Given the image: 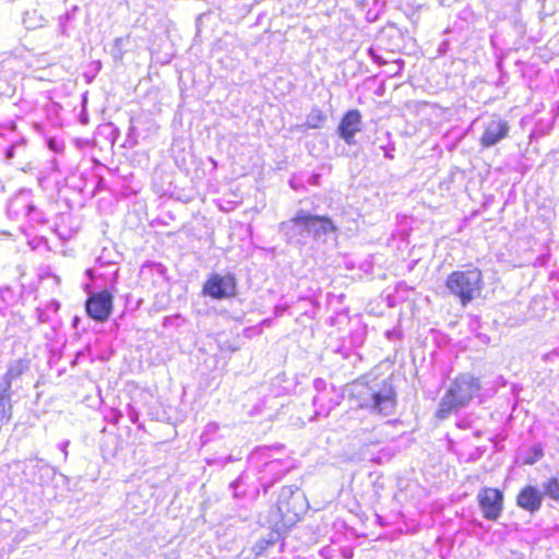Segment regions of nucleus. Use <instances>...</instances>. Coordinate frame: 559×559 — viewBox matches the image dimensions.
<instances>
[{
  "label": "nucleus",
  "instance_id": "nucleus-1",
  "mask_svg": "<svg viewBox=\"0 0 559 559\" xmlns=\"http://www.w3.org/2000/svg\"><path fill=\"white\" fill-rule=\"evenodd\" d=\"M348 401L357 409L388 417L397 406V392L392 377L380 378L373 371L364 374L350 383Z\"/></svg>",
  "mask_w": 559,
  "mask_h": 559
},
{
  "label": "nucleus",
  "instance_id": "nucleus-2",
  "mask_svg": "<svg viewBox=\"0 0 559 559\" xmlns=\"http://www.w3.org/2000/svg\"><path fill=\"white\" fill-rule=\"evenodd\" d=\"M481 390L480 379L472 373H459L445 391L436 411L438 419H445L452 413L465 407Z\"/></svg>",
  "mask_w": 559,
  "mask_h": 559
},
{
  "label": "nucleus",
  "instance_id": "nucleus-3",
  "mask_svg": "<svg viewBox=\"0 0 559 559\" xmlns=\"http://www.w3.org/2000/svg\"><path fill=\"white\" fill-rule=\"evenodd\" d=\"M308 509L307 497L299 488L284 486L276 501L275 530L277 532L289 531L302 520Z\"/></svg>",
  "mask_w": 559,
  "mask_h": 559
},
{
  "label": "nucleus",
  "instance_id": "nucleus-4",
  "mask_svg": "<svg viewBox=\"0 0 559 559\" xmlns=\"http://www.w3.org/2000/svg\"><path fill=\"white\" fill-rule=\"evenodd\" d=\"M484 285L483 272L477 266L453 271L445 280L448 290L463 307L480 296Z\"/></svg>",
  "mask_w": 559,
  "mask_h": 559
},
{
  "label": "nucleus",
  "instance_id": "nucleus-5",
  "mask_svg": "<svg viewBox=\"0 0 559 559\" xmlns=\"http://www.w3.org/2000/svg\"><path fill=\"white\" fill-rule=\"evenodd\" d=\"M237 294L238 283L233 273H212L202 286V295L215 300L230 299Z\"/></svg>",
  "mask_w": 559,
  "mask_h": 559
},
{
  "label": "nucleus",
  "instance_id": "nucleus-6",
  "mask_svg": "<svg viewBox=\"0 0 559 559\" xmlns=\"http://www.w3.org/2000/svg\"><path fill=\"white\" fill-rule=\"evenodd\" d=\"M85 311L92 320L104 323L112 313L114 296L108 289L92 293L85 300Z\"/></svg>",
  "mask_w": 559,
  "mask_h": 559
},
{
  "label": "nucleus",
  "instance_id": "nucleus-7",
  "mask_svg": "<svg viewBox=\"0 0 559 559\" xmlns=\"http://www.w3.org/2000/svg\"><path fill=\"white\" fill-rule=\"evenodd\" d=\"M503 492L495 487H484L477 493V502L483 516L489 521L500 518L503 510Z\"/></svg>",
  "mask_w": 559,
  "mask_h": 559
},
{
  "label": "nucleus",
  "instance_id": "nucleus-8",
  "mask_svg": "<svg viewBox=\"0 0 559 559\" xmlns=\"http://www.w3.org/2000/svg\"><path fill=\"white\" fill-rule=\"evenodd\" d=\"M292 223L300 226L304 231L312 233L314 236L333 233L336 230L332 219L324 215H312L299 211L292 218Z\"/></svg>",
  "mask_w": 559,
  "mask_h": 559
},
{
  "label": "nucleus",
  "instance_id": "nucleus-9",
  "mask_svg": "<svg viewBox=\"0 0 559 559\" xmlns=\"http://www.w3.org/2000/svg\"><path fill=\"white\" fill-rule=\"evenodd\" d=\"M362 116L358 109H349L341 118L337 134L348 144L355 143V135L360 132Z\"/></svg>",
  "mask_w": 559,
  "mask_h": 559
},
{
  "label": "nucleus",
  "instance_id": "nucleus-10",
  "mask_svg": "<svg viewBox=\"0 0 559 559\" xmlns=\"http://www.w3.org/2000/svg\"><path fill=\"white\" fill-rule=\"evenodd\" d=\"M509 124L501 118L488 121L480 135L479 143L483 147H490L508 136Z\"/></svg>",
  "mask_w": 559,
  "mask_h": 559
},
{
  "label": "nucleus",
  "instance_id": "nucleus-11",
  "mask_svg": "<svg viewBox=\"0 0 559 559\" xmlns=\"http://www.w3.org/2000/svg\"><path fill=\"white\" fill-rule=\"evenodd\" d=\"M516 506L530 513L538 511L543 503V493L532 485L522 487L516 495Z\"/></svg>",
  "mask_w": 559,
  "mask_h": 559
},
{
  "label": "nucleus",
  "instance_id": "nucleus-12",
  "mask_svg": "<svg viewBox=\"0 0 559 559\" xmlns=\"http://www.w3.org/2000/svg\"><path fill=\"white\" fill-rule=\"evenodd\" d=\"M544 493L548 498L559 501V479L557 477H550L544 483Z\"/></svg>",
  "mask_w": 559,
  "mask_h": 559
},
{
  "label": "nucleus",
  "instance_id": "nucleus-13",
  "mask_svg": "<svg viewBox=\"0 0 559 559\" xmlns=\"http://www.w3.org/2000/svg\"><path fill=\"white\" fill-rule=\"evenodd\" d=\"M532 454L524 460V464L532 465L544 456V450L540 445H535L531 450Z\"/></svg>",
  "mask_w": 559,
  "mask_h": 559
},
{
  "label": "nucleus",
  "instance_id": "nucleus-14",
  "mask_svg": "<svg viewBox=\"0 0 559 559\" xmlns=\"http://www.w3.org/2000/svg\"><path fill=\"white\" fill-rule=\"evenodd\" d=\"M311 116L314 117L317 121L316 123L311 124L312 128L320 127V123H322L325 120V116L320 110H316L314 112L311 114Z\"/></svg>",
  "mask_w": 559,
  "mask_h": 559
},
{
  "label": "nucleus",
  "instance_id": "nucleus-15",
  "mask_svg": "<svg viewBox=\"0 0 559 559\" xmlns=\"http://www.w3.org/2000/svg\"><path fill=\"white\" fill-rule=\"evenodd\" d=\"M274 544V540L272 539H262L259 542L260 548L265 549Z\"/></svg>",
  "mask_w": 559,
  "mask_h": 559
},
{
  "label": "nucleus",
  "instance_id": "nucleus-16",
  "mask_svg": "<svg viewBox=\"0 0 559 559\" xmlns=\"http://www.w3.org/2000/svg\"><path fill=\"white\" fill-rule=\"evenodd\" d=\"M49 145H50V147L53 146V142L51 140L49 141Z\"/></svg>",
  "mask_w": 559,
  "mask_h": 559
}]
</instances>
